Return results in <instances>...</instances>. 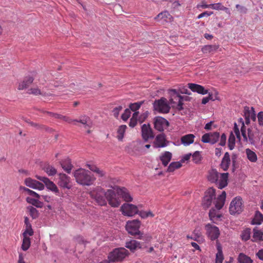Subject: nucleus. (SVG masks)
<instances>
[{
    "label": "nucleus",
    "mask_w": 263,
    "mask_h": 263,
    "mask_svg": "<svg viewBox=\"0 0 263 263\" xmlns=\"http://www.w3.org/2000/svg\"><path fill=\"white\" fill-rule=\"evenodd\" d=\"M89 195L101 206L106 205L107 201L114 208L118 207L121 203L120 200L116 197L115 192L111 189L105 191L101 187L97 186L89 192Z\"/></svg>",
    "instance_id": "obj_1"
},
{
    "label": "nucleus",
    "mask_w": 263,
    "mask_h": 263,
    "mask_svg": "<svg viewBox=\"0 0 263 263\" xmlns=\"http://www.w3.org/2000/svg\"><path fill=\"white\" fill-rule=\"evenodd\" d=\"M74 177L76 182L82 185H91L96 180V178L89 171L83 168L76 170Z\"/></svg>",
    "instance_id": "obj_2"
},
{
    "label": "nucleus",
    "mask_w": 263,
    "mask_h": 263,
    "mask_svg": "<svg viewBox=\"0 0 263 263\" xmlns=\"http://www.w3.org/2000/svg\"><path fill=\"white\" fill-rule=\"evenodd\" d=\"M168 93L170 96V102L172 107H177L179 110L182 109L184 97L181 96L179 92L175 89H170Z\"/></svg>",
    "instance_id": "obj_3"
},
{
    "label": "nucleus",
    "mask_w": 263,
    "mask_h": 263,
    "mask_svg": "<svg viewBox=\"0 0 263 263\" xmlns=\"http://www.w3.org/2000/svg\"><path fill=\"white\" fill-rule=\"evenodd\" d=\"M128 254V251L124 248L115 249L111 252L108 256V259L112 262L121 261L124 259Z\"/></svg>",
    "instance_id": "obj_4"
},
{
    "label": "nucleus",
    "mask_w": 263,
    "mask_h": 263,
    "mask_svg": "<svg viewBox=\"0 0 263 263\" xmlns=\"http://www.w3.org/2000/svg\"><path fill=\"white\" fill-rule=\"evenodd\" d=\"M243 210L242 199L240 196L234 198L230 203L229 212L231 215L240 214Z\"/></svg>",
    "instance_id": "obj_5"
},
{
    "label": "nucleus",
    "mask_w": 263,
    "mask_h": 263,
    "mask_svg": "<svg viewBox=\"0 0 263 263\" xmlns=\"http://www.w3.org/2000/svg\"><path fill=\"white\" fill-rule=\"evenodd\" d=\"M154 108L155 110L163 114L168 112L170 109V107L167 104V101L164 98L155 101Z\"/></svg>",
    "instance_id": "obj_6"
},
{
    "label": "nucleus",
    "mask_w": 263,
    "mask_h": 263,
    "mask_svg": "<svg viewBox=\"0 0 263 263\" xmlns=\"http://www.w3.org/2000/svg\"><path fill=\"white\" fill-rule=\"evenodd\" d=\"M141 225L140 221L138 219L129 220L126 222V230L132 235H139L140 232L139 228Z\"/></svg>",
    "instance_id": "obj_7"
},
{
    "label": "nucleus",
    "mask_w": 263,
    "mask_h": 263,
    "mask_svg": "<svg viewBox=\"0 0 263 263\" xmlns=\"http://www.w3.org/2000/svg\"><path fill=\"white\" fill-rule=\"evenodd\" d=\"M121 211L123 215L132 217L138 214V209L137 206L133 204L124 203L121 206Z\"/></svg>",
    "instance_id": "obj_8"
},
{
    "label": "nucleus",
    "mask_w": 263,
    "mask_h": 263,
    "mask_svg": "<svg viewBox=\"0 0 263 263\" xmlns=\"http://www.w3.org/2000/svg\"><path fill=\"white\" fill-rule=\"evenodd\" d=\"M214 199V188H209L205 192L202 199V205L204 209H208L212 204Z\"/></svg>",
    "instance_id": "obj_9"
},
{
    "label": "nucleus",
    "mask_w": 263,
    "mask_h": 263,
    "mask_svg": "<svg viewBox=\"0 0 263 263\" xmlns=\"http://www.w3.org/2000/svg\"><path fill=\"white\" fill-rule=\"evenodd\" d=\"M57 183L59 186L64 189H70L72 186L70 178L67 175L63 173L59 174Z\"/></svg>",
    "instance_id": "obj_10"
},
{
    "label": "nucleus",
    "mask_w": 263,
    "mask_h": 263,
    "mask_svg": "<svg viewBox=\"0 0 263 263\" xmlns=\"http://www.w3.org/2000/svg\"><path fill=\"white\" fill-rule=\"evenodd\" d=\"M36 178L44 182L46 187L52 191V192L58 195L59 193V190L55 185L52 181H50L48 178L40 176H36Z\"/></svg>",
    "instance_id": "obj_11"
},
{
    "label": "nucleus",
    "mask_w": 263,
    "mask_h": 263,
    "mask_svg": "<svg viewBox=\"0 0 263 263\" xmlns=\"http://www.w3.org/2000/svg\"><path fill=\"white\" fill-rule=\"evenodd\" d=\"M169 125L168 122L164 118L161 117H157L155 118L154 127L159 131L162 132Z\"/></svg>",
    "instance_id": "obj_12"
},
{
    "label": "nucleus",
    "mask_w": 263,
    "mask_h": 263,
    "mask_svg": "<svg viewBox=\"0 0 263 263\" xmlns=\"http://www.w3.org/2000/svg\"><path fill=\"white\" fill-rule=\"evenodd\" d=\"M142 136L145 141L154 138V134L149 124H144L141 127Z\"/></svg>",
    "instance_id": "obj_13"
},
{
    "label": "nucleus",
    "mask_w": 263,
    "mask_h": 263,
    "mask_svg": "<svg viewBox=\"0 0 263 263\" xmlns=\"http://www.w3.org/2000/svg\"><path fill=\"white\" fill-rule=\"evenodd\" d=\"M25 184L27 186L33 189L42 190L44 189V185L43 183L31 178H26L25 180Z\"/></svg>",
    "instance_id": "obj_14"
},
{
    "label": "nucleus",
    "mask_w": 263,
    "mask_h": 263,
    "mask_svg": "<svg viewBox=\"0 0 263 263\" xmlns=\"http://www.w3.org/2000/svg\"><path fill=\"white\" fill-rule=\"evenodd\" d=\"M116 191L117 194L122 198L124 201L130 202L133 200V198L127 189L125 187H117Z\"/></svg>",
    "instance_id": "obj_15"
},
{
    "label": "nucleus",
    "mask_w": 263,
    "mask_h": 263,
    "mask_svg": "<svg viewBox=\"0 0 263 263\" xmlns=\"http://www.w3.org/2000/svg\"><path fill=\"white\" fill-rule=\"evenodd\" d=\"M166 138L164 134L158 135L154 143L155 147H164L166 146Z\"/></svg>",
    "instance_id": "obj_16"
},
{
    "label": "nucleus",
    "mask_w": 263,
    "mask_h": 263,
    "mask_svg": "<svg viewBox=\"0 0 263 263\" xmlns=\"http://www.w3.org/2000/svg\"><path fill=\"white\" fill-rule=\"evenodd\" d=\"M188 87L193 92H196L200 94L205 95L208 93V90L205 89L202 86L199 84L189 83Z\"/></svg>",
    "instance_id": "obj_17"
},
{
    "label": "nucleus",
    "mask_w": 263,
    "mask_h": 263,
    "mask_svg": "<svg viewBox=\"0 0 263 263\" xmlns=\"http://www.w3.org/2000/svg\"><path fill=\"white\" fill-rule=\"evenodd\" d=\"M216 249L217 252L216 254L215 263H222L224 259V256L222 252V246L218 240H216Z\"/></svg>",
    "instance_id": "obj_18"
},
{
    "label": "nucleus",
    "mask_w": 263,
    "mask_h": 263,
    "mask_svg": "<svg viewBox=\"0 0 263 263\" xmlns=\"http://www.w3.org/2000/svg\"><path fill=\"white\" fill-rule=\"evenodd\" d=\"M226 192L222 191L221 194L217 197L216 203L215 204V207L216 209L220 210L223 206L226 201Z\"/></svg>",
    "instance_id": "obj_19"
},
{
    "label": "nucleus",
    "mask_w": 263,
    "mask_h": 263,
    "mask_svg": "<svg viewBox=\"0 0 263 263\" xmlns=\"http://www.w3.org/2000/svg\"><path fill=\"white\" fill-rule=\"evenodd\" d=\"M33 78L31 76H27L24 78L23 81L21 82L18 86L19 90H23L27 88L33 81Z\"/></svg>",
    "instance_id": "obj_20"
},
{
    "label": "nucleus",
    "mask_w": 263,
    "mask_h": 263,
    "mask_svg": "<svg viewBox=\"0 0 263 263\" xmlns=\"http://www.w3.org/2000/svg\"><path fill=\"white\" fill-rule=\"evenodd\" d=\"M158 18L163 20L166 22H171L173 20L172 16L166 11L160 13L155 17L156 20Z\"/></svg>",
    "instance_id": "obj_21"
},
{
    "label": "nucleus",
    "mask_w": 263,
    "mask_h": 263,
    "mask_svg": "<svg viewBox=\"0 0 263 263\" xmlns=\"http://www.w3.org/2000/svg\"><path fill=\"white\" fill-rule=\"evenodd\" d=\"M194 138L193 134H187L181 138V142L184 145L187 146L194 142Z\"/></svg>",
    "instance_id": "obj_22"
},
{
    "label": "nucleus",
    "mask_w": 263,
    "mask_h": 263,
    "mask_svg": "<svg viewBox=\"0 0 263 263\" xmlns=\"http://www.w3.org/2000/svg\"><path fill=\"white\" fill-rule=\"evenodd\" d=\"M172 157V154L169 152H165L160 157V159L163 165L164 166L167 165L168 163L170 162Z\"/></svg>",
    "instance_id": "obj_23"
},
{
    "label": "nucleus",
    "mask_w": 263,
    "mask_h": 263,
    "mask_svg": "<svg viewBox=\"0 0 263 263\" xmlns=\"http://www.w3.org/2000/svg\"><path fill=\"white\" fill-rule=\"evenodd\" d=\"M230 164V155L228 152L224 154V155L222 159L220 166L224 170L227 171Z\"/></svg>",
    "instance_id": "obj_24"
},
{
    "label": "nucleus",
    "mask_w": 263,
    "mask_h": 263,
    "mask_svg": "<svg viewBox=\"0 0 263 263\" xmlns=\"http://www.w3.org/2000/svg\"><path fill=\"white\" fill-rule=\"evenodd\" d=\"M244 110L245 117L249 118V119H251L254 121L256 120V115L253 107H251V109H250L249 107L246 106Z\"/></svg>",
    "instance_id": "obj_25"
},
{
    "label": "nucleus",
    "mask_w": 263,
    "mask_h": 263,
    "mask_svg": "<svg viewBox=\"0 0 263 263\" xmlns=\"http://www.w3.org/2000/svg\"><path fill=\"white\" fill-rule=\"evenodd\" d=\"M61 165L63 170L67 173H70L72 168V165L70 160L67 158L61 162Z\"/></svg>",
    "instance_id": "obj_26"
},
{
    "label": "nucleus",
    "mask_w": 263,
    "mask_h": 263,
    "mask_svg": "<svg viewBox=\"0 0 263 263\" xmlns=\"http://www.w3.org/2000/svg\"><path fill=\"white\" fill-rule=\"evenodd\" d=\"M125 246L132 251H134L137 248H141L140 242L136 240H132L129 242H127Z\"/></svg>",
    "instance_id": "obj_27"
},
{
    "label": "nucleus",
    "mask_w": 263,
    "mask_h": 263,
    "mask_svg": "<svg viewBox=\"0 0 263 263\" xmlns=\"http://www.w3.org/2000/svg\"><path fill=\"white\" fill-rule=\"evenodd\" d=\"M126 128L125 125H122L118 128L117 138L119 141H122Z\"/></svg>",
    "instance_id": "obj_28"
},
{
    "label": "nucleus",
    "mask_w": 263,
    "mask_h": 263,
    "mask_svg": "<svg viewBox=\"0 0 263 263\" xmlns=\"http://www.w3.org/2000/svg\"><path fill=\"white\" fill-rule=\"evenodd\" d=\"M214 134L212 133H206L201 138V141L203 143H210L214 144Z\"/></svg>",
    "instance_id": "obj_29"
},
{
    "label": "nucleus",
    "mask_w": 263,
    "mask_h": 263,
    "mask_svg": "<svg viewBox=\"0 0 263 263\" xmlns=\"http://www.w3.org/2000/svg\"><path fill=\"white\" fill-rule=\"evenodd\" d=\"M206 234L211 240H214V227L210 223H208L205 226Z\"/></svg>",
    "instance_id": "obj_30"
},
{
    "label": "nucleus",
    "mask_w": 263,
    "mask_h": 263,
    "mask_svg": "<svg viewBox=\"0 0 263 263\" xmlns=\"http://www.w3.org/2000/svg\"><path fill=\"white\" fill-rule=\"evenodd\" d=\"M239 263H252L253 261L251 258L243 253H240L238 257Z\"/></svg>",
    "instance_id": "obj_31"
},
{
    "label": "nucleus",
    "mask_w": 263,
    "mask_h": 263,
    "mask_svg": "<svg viewBox=\"0 0 263 263\" xmlns=\"http://www.w3.org/2000/svg\"><path fill=\"white\" fill-rule=\"evenodd\" d=\"M263 233L256 229H253V241L262 240Z\"/></svg>",
    "instance_id": "obj_32"
},
{
    "label": "nucleus",
    "mask_w": 263,
    "mask_h": 263,
    "mask_svg": "<svg viewBox=\"0 0 263 263\" xmlns=\"http://www.w3.org/2000/svg\"><path fill=\"white\" fill-rule=\"evenodd\" d=\"M90 119L86 116H83L80 117V120H72V122H79L85 125V128L89 127L90 126L88 124Z\"/></svg>",
    "instance_id": "obj_33"
},
{
    "label": "nucleus",
    "mask_w": 263,
    "mask_h": 263,
    "mask_svg": "<svg viewBox=\"0 0 263 263\" xmlns=\"http://www.w3.org/2000/svg\"><path fill=\"white\" fill-rule=\"evenodd\" d=\"M182 164L180 162H173L170 163L167 169L168 172H173L175 170L180 168Z\"/></svg>",
    "instance_id": "obj_34"
},
{
    "label": "nucleus",
    "mask_w": 263,
    "mask_h": 263,
    "mask_svg": "<svg viewBox=\"0 0 263 263\" xmlns=\"http://www.w3.org/2000/svg\"><path fill=\"white\" fill-rule=\"evenodd\" d=\"M246 154L248 159L251 162H255L257 161V155L255 152L249 148L246 149Z\"/></svg>",
    "instance_id": "obj_35"
},
{
    "label": "nucleus",
    "mask_w": 263,
    "mask_h": 263,
    "mask_svg": "<svg viewBox=\"0 0 263 263\" xmlns=\"http://www.w3.org/2000/svg\"><path fill=\"white\" fill-rule=\"evenodd\" d=\"M263 221V215L259 211H256L254 218L253 219V223L256 224H260Z\"/></svg>",
    "instance_id": "obj_36"
},
{
    "label": "nucleus",
    "mask_w": 263,
    "mask_h": 263,
    "mask_svg": "<svg viewBox=\"0 0 263 263\" xmlns=\"http://www.w3.org/2000/svg\"><path fill=\"white\" fill-rule=\"evenodd\" d=\"M37 199H35L29 197H27L26 201L30 204L37 207V208H41L42 206V203Z\"/></svg>",
    "instance_id": "obj_37"
},
{
    "label": "nucleus",
    "mask_w": 263,
    "mask_h": 263,
    "mask_svg": "<svg viewBox=\"0 0 263 263\" xmlns=\"http://www.w3.org/2000/svg\"><path fill=\"white\" fill-rule=\"evenodd\" d=\"M30 246V239L29 237H23L22 249L24 251H27Z\"/></svg>",
    "instance_id": "obj_38"
},
{
    "label": "nucleus",
    "mask_w": 263,
    "mask_h": 263,
    "mask_svg": "<svg viewBox=\"0 0 263 263\" xmlns=\"http://www.w3.org/2000/svg\"><path fill=\"white\" fill-rule=\"evenodd\" d=\"M139 115V112H135L132 116V118L130 120V122L129 123V126L131 127H134L137 124V121H138V117Z\"/></svg>",
    "instance_id": "obj_39"
},
{
    "label": "nucleus",
    "mask_w": 263,
    "mask_h": 263,
    "mask_svg": "<svg viewBox=\"0 0 263 263\" xmlns=\"http://www.w3.org/2000/svg\"><path fill=\"white\" fill-rule=\"evenodd\" d=\"M215 181H216L217 186L218 188L219 189H223L224 187L227 186L228 183V180L225 179H221V178H219V179L218 180V178H216Z\"/></svg>",
    "instance_id": "obj_40"
},
{
    "label": "nucleus",
    "mask_w": 263,
    "mask_h": 263,
    "mask_svg": "<svg viewBox=\"0 0 263 263\" xmlns=\"http://www.w3.org/2000/svg\"><path fill=\"white\" fill-rule=\"evenodd\" d=\"M235 145V137L232 133H231L228 140V147L230 150L234 149Z\"/></svg>",
    "instance_id": "obj_41"
},
{
    "label": "nucleus",
    "mask_w": 263,
    "mask_h": 263,
    "mask_svg": "<svg viewBox=\"0 0 263 263\" xmlns=\"http://www.w3.org/2000/svg\"><path fill=\"white\" fill-rule=\"evenodd\" d=\"M29 210V214L33 219H36L39 216L38 211L34 207L30 206L27 208Z\"/></svg>",
    "instance_id": "obj_42"
},
{
    "label": "nucleus",
    "mask_w": 263,
    "mask_h": 263,
    "mask_svg": "<svg viewBox=\"0 0 263 263\" xmlns=\"http://www.w3.org/2000/svg\"><path fill=\"white\" fill-rule=\"evenodd\" d=\"M251 229L247 228L244 230L241 235V239L243 240L247 241L250 238Z\"/></svg>",
    "instance_id": "obj_43"
},
{
    "label": "nucleus",
    "mask_w": 263,
    "mask_h": 263,
    "mask_svg": "<svg viewBox=\"0 0 263 263\" xmlns=\"http://www.w3.org/2000/svg\"><path fill=\"white\" fill-rule=\"evenodd\" d=\"M193 235L194 237H191L192 239L197 241V242H200L202 240L203 238L199 230H195L193 232Z\"/></svg>",
    "instance_id": "obj_44"
},
{
    "label": "nucleus",
    "mask_w": 263,
    "mask_h": 263,
    "mask_svg": "<svg viewBox=\"0 0 263 263\" xmlns=\"http://www.w3.org/2000/svg\"><path fill=\"white\" fill-rule=\"evenodd\" d=\"M45 171L49 176H53L57 173L56 169L51 165L46 166L45 167Z\"/></svg>",
    "instance_id": "obj_45"
},
{
    "label": "nucleus",
    "mask_w": 263,
    "mask_h": 263,
    "mask_svg": "<svg viewBox=\"0 0 263 263\" xmlns=\"http://www.w3.org/2000/svg\"><path fill=\"white\" fill-rule=\"evenodd\" d=\"M143 102L131 103L129 106V109L133 111L137 112L136 111L140 108Z\"/></svg>",
    "instance_id": "obj_46"
},
{
    "label": "nucleus",
    "mask_w": 263,
    "mask_h": 263,
    "mask_svg": "<svg viewBox=\"0 0 263 263\" xmlns=\"http://www.w3.org/2000/svg\"><path fill=\"white\" fill-rule=\"evenodd\" d=\"M139 216L142 218H146L148 217H153L154 216V214L150 211H140L138 213Z\"/></svg>",
    "instance_id": "obj_47"
},
{
    "label": "nucleus",
    "mask_w": 263,
    "mask_h": 263,
    "mask_svg": "<svg viewBox=\"0 0 263 263\" xmlns=\"http://www.w3.org/2000/svg\"><path fill=\"white\" fill-rule=\"evenodd\" d=\"M215 10L224 11L228 14H230L229 9L223 6L220 3L215 4Z\"/></svg>",
    "instance_id": "obj_48"
},
{
    "label": "nucleus",
    "mask_w": 263,
    "mask_h": 263,
    "mask_svg": "<svg viewBox=\"0 0 263 263\" xmlns=\"http://www.w3.org/2000/svg\"><path fill=\"white\" fill-rule=\"evenodd\" d=\"M55 118L62 120L65 122L69 123H72V120L71 119H70L68 117H67L65 116H63V115L59 114H57L56 115H55Z\"/></svg>",
    "instance_id": "obj_49"
},
{
    "label": "nucleus",
    "mask_w": 263,
    "mask_h": 263,
    "mask_svg": "<svg viewBox=\"0 0 263 263\" xmlns=\"http://www.w3.org/2000/svg\"><path fill=\"white\" fill-rule=\"evenodd\" d=\"M21 188L22 189H23L24 191L27 192V193L31 195V196H34L35 197H36L37 199H40L41 198V196L40 195H39L37 193H36V192L28 189V188H26L25 187H21Z\"/></svg>",
    "instance_id": "obj_50"
},
{
    "label": "nucleus",
    "mask_w": 263,
    "mask_h": 263,
    "mask_svg": "<svg viewBox=\"0 0 263 263\" xmlns=\"http://www.w3.org/2000/svg\"><path fill=\"white\" fill-rule=\"evenodd\" d=\"M192 160L197 163L201 160V155L198 151H196L192 155Z\"/></svg>",
    "instance_id": "obj_51"
},
{
    "label": "nucleus",
    "mask_w": 263,
    "mask_h": 263,
    "mask_svg": "<svg viewBox=\"0 0 263 263\" xmlns=\"http://www.w3.org/2000/svg\"><path fill=\"white\" fill-rule=\"evenodd\" d=\"M229 173H220L219 174L215 171V178H221V179H225L228 180Z\"/></svg>",
    "instance_id": "obj_52"
},
{
    "label": "nucleus",
    "mask_w": 263,
    "mask_h": 263,
    "mask_svg": "<svg viewBox=\"0 0 263 263\" xmlns=\"http://www.w3.org/2000/svg\"><path fill=\"white\" fill-rule=\"evenodd\" d=\"M28 93L29 94H32V95H35V96L41 95V91L40 90V89H39L37 87L31 88L28 89Z\"/></svg>",
    "instance_id": "obj_53"
},
{
    "label": "nucleus",
    "mask_w": 263,
    "mask_h": 263,
    "mask_svg": "<svg viewBox=\"0 0 263 263\" xmlns=\"http://www.w3.org/2000/svg\"><path fill=\"white\" fill-rule=\"evenodd\" d=\"M130 114H131L130 110L128 108L124 110V113L121 116L122 119L123 121H126L130 117Z\"/></svg>",
    "instance_id": "obj_54"
},
{
    "label": "nucleus",
    "mask_w": 263,
    "mask_h": 263,
    "mask_svg": "<svg viewBox=\"0 0 263 263\" xmlns=\"http://www.w3.org/2000/svg\"><path fill=\"white\" fill-rule=\"evenodd\" d=\"M33 235V231L32 228H26V229L24 233H23V237L26 236V237H29V236H31Z\"/></svg>",
    "instance_id": "obj_55"
},
{
    "label": "nucleus",
    "mask_w": 263,
    "mask_h": 263,
    "mask_svg": "<svg viewBox=\"0 0 263 263\" xmlns=\"http://www.w3.org/2000/svg\"><path fill=\"white\" fill-rule=\"evenodd\" d=\"M148 115H149V112L147 111L142 114L139 116V119H138V121L139 122V123H142V122H143L145 120V119L147 118V117L148 116Z\"/></svg>",
    "instance_id": "obj_56"
},
{
    "label": "nucleus",
    "mask_w": 263,
    "mask_h": 263,
    "mask_svg": "<svg viewBox=\"0 0 263 263\" xmlns=\"http://www.w3.org/2000/svg\"><path fill=\"white\" fill-rule=\"evenodd\" d=\"M122 109V107L121 106H119L118 107H115L113 110V115L115 118H118L119 115V112Z\"/></svg>",
    "instance_id": "obj_57"
},
{
    "label": "nucleus",
    "mask_w": 263,
    "mask_h": 263,
    "mask_svg": "<svg viewBox=\"0 0 263 263\" xmlns=\"http://www.w3.org/2000/svg\"><path fill=\"white\" fill-rule=\"evenodd\" d=\"M28 123L32 126L35 127L37 129H44L45 128V126L44 125L39 124L36 123H34L32 122H29Z\"/></svg>",
    "instance_id": "obj_58"
},
{
    "label": "nucleus",
    "mask_w": 263,
    "mask_h": 263,
    "mask_svg": "<svg viewBox=\"0 0 263 263\" xmlns=\"http://www.w3.org/2000/svg\"><path fill=\"white\" fill-rule=\"evenodd\" d=\"M258 124L260 126L263 125V111H260L257 115Z\"/></svg>",
    "instance_id": "obj_59"
},
{
    "label": "nucleus",
    "mask_w": 263,
    "mask_h": 263,
    "mask_svg": "<svg viewBox=\"0 0 263 263\" xmlns=\"http://www.w3.org/2000/svg\"><path fill=\"white\" fill-rule=\"evenodd\" d=\"M213 50V46L212 45H206L204 46L202 51L204 53H208L210 52Z\"/></svg>",
    "instance_id": "obj_60"
},
{
    "label": "nucleus",
    "mask_w": 263,
    "mask_h": 263,
    "mask_svg": "<svg viewBox=\"0 0 263 263\" xmlns=\"http://www.w3.org/2000/svg\"><path fill=\"white\" fill-rule=\"evenodd\" d=\"M248 136L249 139V141L251 144L254 143V138H253V134L252 133V131L250 129H248Z\"/></svg>",
    "instance_id": "obj_61"
},
{
    "label": "nucleus",
    "mask_w": 263,
    "mask_h": 263,
    "mask_svg": "<svg viewBox=\"0 0 263 263\" xmlns=\"http://www.w3.org/2000/svg\"><path fill=\"white\" fill-rule=\"evenodd\" d=\"M227 137L224 134H222L220 137V141L219 144L224 146L226 144Z\"/></svg>",
    "instance_id": "obj_62"
},
{
    "label": "nucleus",
    "mask_w": 263,
    "mask_h": 263,
    "mask_svg": "<svg viewBox=\"0 0 263 263\" xmlns=\"http://www.w3.org/2000/svg\"><path fill=\"white\" fill-rule=\"evenodd\" d=\"M234 132L235 135H236L237 138H238V139H240V136L239 130V128L237 127V125L236 123L234 124Z\"/></svg>",
    "instance_id": "obj_63"
},
{
    "label": "nucleus",
    "mask_w": 263,
    "mask_h": 263,
    "mask_svg": "<svg viewBox=\"0 0 263 263\" xmlns=\"http://www.w3.org/2000/svg\"><path fill=\"white\" fill-rule=\"evenodd\" d=\"M236 7L242 13H246L247 12V9L243 6L237 4L236 5Z\"/></svg>",
    "instance_id": "obj_64"
}]
</instances>
